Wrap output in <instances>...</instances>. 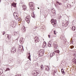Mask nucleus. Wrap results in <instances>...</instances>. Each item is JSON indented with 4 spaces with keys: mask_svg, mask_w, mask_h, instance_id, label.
Wrapping results in <instances>:
<instances>
[{
    "mask_svg": "<svg viewBox=\"0 0 76 76\" xmlns=\"http://www.w3.org/2000/svg\"><path fill=\"white\" fill-rule=\"evenodd\" d=\"M44 54V50L43 49L39 51V55L40 56H42Z\"/></svg>",
    "mask_w": 76,
    "mask_h": 76,
    "instance_id": "nucleus-1",
    "label": "nucleus"
},
{
    "mask_svg": "<svg viewBox=\"0 0 76 76\" xmlns=\"http://www.w3.org/2000/svg\"><path fill=\"white\" fill-rule=\"evenodd\" d=\"M31 19V17H30V16H27L26 18V19H25V20L26 21V22H27L28 23H29V22H30V20Z\"/></svg>",
    "mask_w": 76,
    "mask_h": 76,
    "instance_id": "nucleus-2",
    "label": "nucleus"
},
{
    "mask_svg": "<svg viewBox=\"0 0 76 76\" xmlns=\"http://www.w3.org/2000/svg\"><path fill=\"white\" fill-rule=\"evenodd\" d=\"M33 4L34 3L33 2H30L29 3V6H30V8L32 10H34V6Z\"/></svg>",
    "mask_w": 76,
    "mask_h": 76,
    "instance_id": "nucleus-3",
    "label": "nucleus"
},
{
    "mask_svg": "<svg viewBox=\"0 0 76 76\" xmlns=\"http://www.w3.org/2000/svg\"><path fill=\"white\" fill-rule=\"evenodd\" d=\"M51 22L52 25H53L54 26H56V20H54L53 19H52Z\"/></svg>",
    "mask_w": 76,
    "mask_h": 76,
    "instance_id": "nucleus-4",
    "label": "nucleus"
},
{
    "mask_svg": "<svg viewBox=\"0 0 76 76\" xmlns=\"http://www.w3.org/2000/svg\"><path fill=\"white\" fill-rule=\"evenodd\" d=\"M33 75L34 76H37L38 75V72L36 71H34L33 72Z\"/></svg>",
    "mask_w": 76,
    "mask_h": 76,
    "instance_id": "nucleus-5",
    "label": "nucleus"
},
{
    "mask_svg": "<svg viewBox=\"0 0 76 76\" xmlns=\"http://www.w3.org/2000/svg\"><path fill=\"white\" fill-rule=\"evenodd\" d=\"M11 51L12 52L15 53H16V49L14 48H12L11 49Z\"/></svg>",
    "mask_w": 76,
    "mask_h": 76,
    "instance_id": "nucleus-6",
    "label": "nucleus"
},
{
    "mask_svg": "<svg viewBox=\"0 0 76 76\" xmlns=\"http://www.w3.org/2000/svg\"><path fill=\"white\" fill-rule=\"evenodd\" d=\"M54 55H55L54 52H53L52 53H51L49 56L50 57H53V56H54Z\"/></svg>",
    "mask_w": 76,
    "mask_h": 76,
    "instance_id": "nucleus-7",
    "label": "nucleus"
},
{
    "mask_svg": "<svg viewBox=\"0 0 76 76\" xmlns=\"http://www.w3.org/2000/svg\"><path fill=\"white\" fill-rule=\"evenodd\" d=\"M22 31H23V32H25V31H26V28L24 26L22 27Z\"/></svg>",
    "mask_w": 76,
    "mask_h": 76,
    "instance_id": "nucleus-8",
    "label": "nucleus"
},
{
    "mask_svg": "<svg viewBox=\"0 0 76 76\" xmlns=\"http://www.w3.org/2000/svg\"><path fill=\"white\" fill-rule=\"evenodd\" d=\"M48 47H51V45H52V43H51V42H49L48 43Z\"/></svg>",
    "mask_w": 76,
    "mask_h": 76,
    "instance_id": "nucleus-9",
    "label": "nucleus"
},
{
    "mask_svg": "<svg viewBox=\"0 0 76 76\" xmlns=\"http://www.w3.org/2000/svg\"><path fill=\"white\" fill-rule=\"evenodd\" d=\"M28 54L29 56H28V58L30 61H31V54H30V53H29Z\"/></svg>",
    "mask_w": 76,
    "mask_h": 76,
    "instance_id": "nucleus-10",
    "label": "nucleus"
},
{
    "mask_svg": "<svg viewBox=\"0 0 76 76\" xmlns=\"http://www.w3.org/2000/svg\"><path fill=\"white\" fill-rule=\"evenodd\" d=\"M13 15L14 17L16 16H18V14L16 12H14Z\"/></svg>",
    "mask_w": 76,
    "mask_h": 76,
    "instance_id": "nucleus-11",
    "label": "nucleus"
},
{
    "mask_svg": "<svg viewBox=\"0 0 76 76\" xmlns=\"http://www.w3.org/2000/svg\"><path fill=\"white\" fill-rule=\"evenodd\" d=\"M12 5L15 7H16V4L13 3L12 4Z\"/></svg>",
    "mask_w": 76,
    "mask_h": 76,
    "instance_id": "nucleus-12",
    "label": "nucleus"
},
{
    "mask_svg": "<svg viewBox=\"0 0 76 76\" xmlns=\"http://www.w3.org/2000/svg\"><path fill=\"white\" fill-rule=\"evenodd\" d=\"M45 70L48 71V70H50V68L48 66H46Z\"/></svg>",
    "mask_w": 76,
    "mask_h": 76,
    "instance_id": "nucleus-13",
    "label": "nucleus"
},
{
    "mask_svg": "<svg viewBox=\"0 0 76 76\" xmlns=\"http://www.w3.org/2000/svg\"><path fill=\"white\" fill-rule=\"evenodd\" d=\"M51 12L53 13H56V11H55V10L54 9H52L51 10Z\"/></svg>",
    "mask_w": 76,
    "mask_h": 76,
    "instance_id": "nucleus-14",
    "label": "nucleus"
},
{
    "mask_svg": "<svg viewBox=\"0 0 76 76\" xmlns=\"http://www.w3.org/2000/svg\"><path fill=\"white\" fill-rule=\"evenodd\" d=\"M61 72L62 73H63V75H65V72L64 71V70L63 69H61Z\"/></svg>",
    "mask_w": 76,
    "mask_h": 76,
    "instance_id": "nucleus-15",
    "label": "nucleus"
},
{
    "mask_svg": "<svg viewBox=\"0 0 76 76\" xmlns=\"http://www.w3.org/2000/svg\"><path fill=\"white\" fill-rule=\"evenodd\" d=\"M22 7L24 10H25L26 9V6L24 5L22 6Z\"/></svg>",
    "mask_w": 76,
    "mask_h": 76,
    "instance_id": "nucleus-16",
    "label": "nucleus"
},
{
    "mask_svg": "<svg viewBox=\"0 0 76 76\" xmlns=\"http://www.w3.org/2000/svg\"><path fill=\"white\" fill-rule=\"evenodd\" d=\"M20 42H23V38L21 37L20 39Z\"/></svg>",
    "mask_w": 76,
    "mask_h": 76,
    "instance_id": "nucleus-17",
    "label": "nucleus"
},
{
    "mask_svg": "<svg viewBox=\"0 0 76 76\" xmlns=\"http://www.w3.org/2000/svg\"><path fill=\"white\" fill-rule=\"evenodd\" d=\"M31 16L33 17V18H35V14H34V12H33L32 13V14L31 15Z\"/></svg>",
    "mask_w": 76,
    "mask_h": 76,
    "instance_id": "nucleus-18",
    "label": "nucleus"
},
{
    "mask_svg": "<svg viewBox=\"0 0 76 76\" xmlns=\"http://www.w3.org/2000/svg\"><path fill=\"white\" fill-rule=\"evenodd\" d=\"M54 47L55 48H57V47H58V46L57 45H55V44H54Z\"/></svg>",
    "mask_w": 76,
    "mask_h": 76,
    "instance_id": "nucleus-19",
    "label": "nucleus"
},
{
    "mask_svg": "<svg viewBox=\"0 0 76 76\" xmlns=\"http://www.w3.org/2000/svg\"><path fill=\"white\" fill-rule=\"evenodd\" d=\"M72 29L73 31H75V26H73L72 27Z\"/></svg>",
    "mask_w": 76,
    "mask_h": 76,
    "instance_id": "nucleus-20",
    "label": "nucleus"
},
{
    "mask_svg": "<svg viewBox=\"0 0 76 76\" xmlns=\"http://www.w3.org/2000/svg\"><path fill=\"white\" fill-rule=\"evenodd\" d=\"M18 20L19 22H21V21L22 20V19L20 18H19L18 19Z\"/></svg>",
    "mask_w": 76,
    "mask_h": 76,
    "instance_id": "nucleus-21",
    "label": "nucleus"
},
{
    "mask_svg": "<svg viewBox=\"0 0 76 76\" xmlns=\"http://www.w3.org/2000/svg\"><path fill=\"white\" fill-rule=\"evenodd\" d=\"M15 19H16V20L18 19V18H19V17L18 16V15H17L16 16H15Z\"/></svg>",
    "mask_w": 76,
    "mask_h": 76,
    "instance_id": "nucleus-22",
    "label": "nucleus"
},
{
    "mask_svg": "<svg viewBox=\"0 0 76 76\" xmlns=\"http://www.w3.org/2000/svg\"><path fill=\"white\" fill-rule=\"evenodd\" d=\"M56 3H58V5H62V4L60 2H58V1L56 2Z\"/></svg>",
    "mask_w": 76,
    "mask_h": 76,
    "instance_id": "nucleus-23",
    "label": "nucleus"
},
{
    "mask_svg": "<svg viewBox=\"0 0 76 76\" xmlns=\"http://www.w3.org/2000/svg\"><path fill=\"white\" fill-rule=\"evenodd\" d=\"M37 38H38V37H34V39H35V42H37Z\"/></svg>",
    "mask_w": 76,
    "mask_h": 76,
    "instance_id": "nucleus-24",
    "label": "nucleus"
},
{
    "mask_svg": "<svg viewBox=\"0 0 76 76\" xmlns=\"http://www.w3.org/2000/svg\"><path fill=\"white\" fill-rule=\"evenodd\" d=\"M16 23L13 24L12 26L13 28H15V27L16 26Z\"/></svg>",
    "mask_w": 76,
    "mask_h": 76,
    "instance_id": "nucleus-25",
    "label": "nucleus"
},
{
    "mask_svg": "<svg viewBox=\"0 0 76 76\" xmlns=\"http://www.w3.org/2000/svg\"><path fill=\"white\" fill-rule=\"evenodd\" d=\"M55 53H59L60 51L58 50H57L56 51H54Z\"/></svg>",
    "mask_w": 76,
    "mask_h": 76,
    "instance_id": "nucleus-26",
    "label": "nucleus"
},
{
    "mask_svg": "<svg viewBox=\"0 0 76 76\" xmlns=\"http://www.w3.org/2000/svg\"><path fill=\"white\" fill-rule=\"evenodd\" d=\"M41 70H43V65H41Z\"/></svg>",
    "mask_w": 76,
    "mask_h": 76,
    "instance_id": "nucleus-27",
    "label": "nucleus"
},
{
    "mask_svg": "<svg viewBox=\"0 0 76 76\" xmlns=\"http://www.w3.org/2000/svg\"><path fill=\"white\" fill-rule=\"evenodd\" d=\"M8 70H10V69L9 68H7L6 69V70H5V71H6H6H7Z\"/></svg>",
    "mask_w": 76,
    "mask_h": 76,
    "instance_id": "nucleus-28",
    "label": "nucleus"
},
{
    "mask_svg": "<svg viewBox=\"0 0 76 76\" xmlns=\"http://www.w3.org/2000/svg\"><path fill=\"white\" fill-rule=\"evenodd\" d=\"M74 48V46H70V48H71V49H72L73 48Z\"/></svg>",
    "mask_w": 76,
    "mask_h": 76,
    "instance_id": "nucleus-29",
    "label": "nucleus"
},
{
    "mask_svg": "<svg viewBox=\"0 0 76 76\" xmlns=\"http://www.w3.org/2000/svg\"><path fill=\"white\" fill-rule=\"evenodd\" d=\"M0 73H3V70L2 69L0 70Z\"/></svg>",
    "mask_w": 76,
    "mask_h": 76,
    "instance_id": "nucleus-30",
    "label": "nucleus"
},
{
    "mask_svg": "<svg viewBox=\"0 0 76 76\" xmlns=\"http://www.w3.org/2000/svg\"><path fill=\"white\" fill-rule=\"evenodd\" d=\"M54 34L55 35H56V31H54Z\"/></svg>",
    "mask_w": 76,
    "mask_h": 76,
    "instance_id": "nucleus-31",
    "label": "nucleus"
},
{
    "mask_svg": "<svg viewBox=\"0 0 76 76\" xmlns=\"http://www.w3.org/2000/svg\"><path fill=\"white\" fill-rule=\"evenodd\" d=\"M9 39L10 38V37H9V35H8L7 37Z\"/></svg>",
    "mask_w": 76,
    "mask_h": 76,
    "instance_id": "nucleus-32",
    "label": "nucleus"
},
{
    "mask_svg": "<svg viewBox=\"0 0 76 76\" xmlns=\"http://www.w3.org/2000/svg\"><path fill=\"white\" fill-rule=\"evenodd\" d=\"M38 41H39V38L37 37V39H36V42H38Z\"/></svg>",
    "mask_w": 76,
    "mask_h": 76,
    "instance_id": "nucleus-33",
    "label": "nucleus"
},
{
    "mask_svg": "<svg viewBox=\"0 0 76 76\" xmlns=\"http://www.w3.org/2000/svg\"><path fill=\"white\" fill-rule=\"evenodd\" d=\"M69 24V23H68V22H67L65 24L66 25V26H67V25H68V24Z\"/></svg>",
    "mask_w": 76,
    "mask_h": 76,
    "instance_id": "nucleus-34",
    "label": "nucleus"
},
{
    "mask_svg": "<svg viewBox=\"0 0 76 76\" xmlns=\"http://www.w3.org/2000/svg\"><path fill=\"white\" fill-rule=\"evenodd\" d=\"M58 18H59V19H61V18H62V17H61V16H58Z\"/></svg>",
    "mask_w": 76,
    "mask_h": 76,
    "instance_id": "nucleus-35",
    "label": "nucleus"
},
{
    "mask_svg": "<svg viewBox=\"0 0 76 76\" xmlns=\"http://www.w3.org/2000/svg\"><path fill=\"white\" fill-rule=\"evenodd\" d=\"M63 36H61V37H60V38L61 39H63Z\"/></svg>",
    "mask_w": 76,
    "mask_h": 76,
    "instance_id": "nucleus-36",
    "label": "nucleus"
},
{
    "mask_svg": "<svg viewBox=\"0 0 76 76\" xmlns=\"http://www.w3.org/2000/svg\"><path fill=\"white\" fill-rule=\"evenodd\" d=\"M5 31H4V32H3V33L2 34H3V35H4V34H5Z\"/></svg>",
    "mask_w": 76,
    "mask_h": 76,
    "instance_id": "nucleus-37",
    "label": "nucleus"
},
{
    "mask_svg": "<svg viewBox=\"0 0 76 76\" xmlns=\"http://www.w3.org/2000/svg\"><path fill=\"white\" fill-rule=\"evenodd\" d=\"M48 37L49 38H50V35H48Z\"/></svg>",
    "mask_w": 76,
    "mask_h": 76,
    "instance_id": "nucleus-38",
    "label": "nucleus"
},
{
    "mask_svg": "<svg viewBox=\"0 0 76 76\" xmlns=\"http://www.w3.org/2000/svg\"><path fill=\"white\" fill-rule=\"evenodd\" d=\"M34 29H37V27L36 26L34 27Z\"/></svg>",
    "mask_w": 76,
    "mask_h": 76,
    "instance_id": "nucleus-39",
    "label": "nucleus"
},
{
    "mask_svg": "<svg viewBox=\"0 0 76 76\" xmlns=\"http://www.w3.org/2000/svg\"><path fill=\"white\" fill-rule=\"evenodd\" d=\"M38 9H39V8H38Z\"/></svg>",
    "mask_w": 76,
    "mask_h": 76,
    "instance_id": "nucleus-40",
    "label": "nucleus"
},
{
    "mask_svg": "<svg viewBox=\"0 0 76 76\" xmlns=\"http://www.w3.org/2000/svg\"><path fill=\"white\" fill-rule=\"evenodd\" d=\"M19 63H20V62H19Z\"/></svg>",
    "mask_w": 76,
    "mask_h": 76,
    "instance_id": "nucleus-41",
    "label": "nucleus"
},
{
    "mask_svg": "<svg viewBox=\"0 0 76 76\" xmlns=\"http://www.w3.org/2000/svg\"><path fill=\"white\" fill-rule=\"evenodd\" d=\"M1 0H0V1H1Z\"/></svg>",
    "mask_w": 76,
    "mask_h": 76,
    "instance_id": "nucleus-42",
    "label": "nucleus"
}]
</instances>
